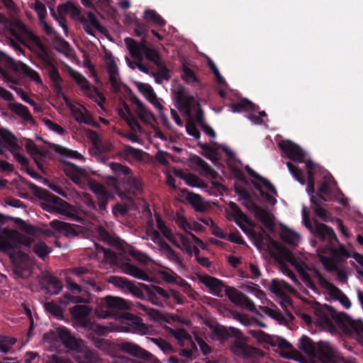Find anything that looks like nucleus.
Returning a JSON list of instances; mask_svg holds the SVG:
<instances>
[{
  "label": "nucleus",
  "instance_id": "nucleus-1",
  "mask_svg": "<svg viewBox=\"0 0 363 363\" xmlns=\"http://www.w3.org/2000/svg\"><path fill=\"white\" fill-rule=\"evenodd\" d=\"M229 206L232 211L231 216L233 217L236 224L253 240L257 249L259 250L263 249L265 247L264 241V230L262 228L261 232H256L253 229L248 228L246 225L252 228L255 226V223L250 220L235 203L230 202ZM266 250L269 255L278 263L281 272L289 277L294 281H297V279L285 264V262L291 263L296 268L306 286L314 291H317V287L312 281V277L316 278L319 284L325 291L328 289L326 287L328 284H332L323 277L316 269L306 265L301 259L294 257L289 250L279 242L272 239L268 235H267Z\"/></svg>",
  "mask_w": 363,
  "mask_h": 363
},
{
  "label": "nucleus",
  "instance_id": "nucleus-2",
  "mask_svg": "<svg viewBox=\"0 0 363 363\" xmlns=\"http://www.w3.org/2000/svg\"><path fill=\"white\" fill-rule=\"evenodd\" d=\"M313 312L317 323L324 328H333V321H335L344 333L350 335H363V323L361 320H353L344 313L337 312L330 306L319 303L314 305Z\"/></svg>",
  "mask_w": 363,
  "mask_h": 363
},
{
  "label": "nucleus",
  "instance_id": "nucleus-3",
  "mask_svg": "<svg viewBox=\"0 0 363 363\" xmlns=\"http://www.w3.org/2000/svg\"><path fill=\"white\" fill-rule=\"evenodd\" d=\"M130 308L131 303L122 298L107 296L104 299V314L101 316L115 318L120 316L129 321L130 331L142 335L150 334V328L145 324L140 318L128 313H118L119 311L129 310Z\"/></svg>",
  "mask_w": 363,
  "mask_h": 363
},
{
  "label": "nucleus",
  "instance_id": "nucleus-4",
  "mask_svg": "<svg viewBox=\"0 0 363 363\" xmlns=\"http://www.w3.org/2000/svg\"><path fill=\"white\" fill-rule=\"evenodd\" d=\"M124 42L133 58L143 62L144 57H145L148 61L147 63L152 62L157 67V71H155L157 75L166 81L170 79V70L167 67L159 51L148 47L146 44V39L143 38L141 41L138 42L133 38H126Z\"/></svg>",
  "mask_w": 363,
  "mask_h": 363
},
{
  "label": "nucleus",
  "instance_id": "nucleus-5",
  "mask_svg": "<svg viewBox=\"0 0 363 363\" xmlns=\"http://www.w3.org/2000/svg\"><path fill=\"white\" fill-rule=\"evenodd\" d=\"M57 333L63 345L76 352L74 357L78 363H103L96 352L89 349L84 341L73 336L66 328H58Z\"/></svg>",
  "mask_w": 363,
  "mask_h": 363
},
{
  "label": "nucleus",
  "instance_id": "nucleus-6",
  "mask_svg": "<svg viewBox=\"0 0 363 363\" xmlns=\"http://www.w3.org/2000/svg\"><path fill=\"white\" fill-rule=\"evenodd\" d=\"M32 239L16 230L5 228L0 233V251L15 258L21 245L31 246Z\"/></svg>",
  "mask_w": 363,
  "mask_h": 363
},
{
  "label": "nucleus",
  "instance_id": "nucleus-7",
  "mask_svg": "<svg viewBox=\"0 0 363 363\" xmlns=\"http://www.w3.org/2000/svg\"><path fill=\"white\" fill-rule=\"evenodd\" d=\"M349 257H350V255L345 247L340 245L339 250L332 249L330 256H320V261L328 271L337 272V277L340 281L346 283L347 274L342 268L345 258Z\"/></svg>",
  "mask_w": 363,
  "mask_h": 363
},
{
  "label": "nucleus",
  "instance_id": "nucleus-8",
  "mask_svg": "<svg viewBox=\"0 0 363 363\" xmlns=\"http://www.w3.org/2000/svg\"><path fill=\"white\" fill-rule=\"evenodd\" d=\"M303 222L305 226L313 233L316 238L322 240L323 241L328 242L325 246V251H328L331 253L332 249L337 250L333 247V244L337 242V238L333 230L323 223H320L315 221L314 226L309 219V216L306 211V207L302 209Z\"/></svg>",
  "mask_w": 363,
  "mask_h": 363
},
{
  "label": "nucleus",
  "instance_id": "nucleus-9",
  "mask_svg": "<svg viewBox=\"0 0 363 363\" xmlns=\"http://www.w3.org/2000/svg\"><path fill=\"white\" fill-rule=\"evenodd\" d=\"M20 40L24 43L32 44L33 49L30 50L37 52V55L43 63L45 68L53 64L46 50L45 45L42 43L39 37L33 33L30 30L28 29Z\"/></svg>",
  "mask_w": 363,
  "mask_h": 363
},
{
  "label": "nucleus",
  "instance_id": "nucleus-10",
  "mask_svg": "<svg viewBox=\"0 0 363 363\" xmlns=\"http://www.w3.org/2000/svg\"><path fill=\"white\" fill-rule=\"evenodd\" d=\"M106 70L108 75V80L111 89L115 92H119L121 86V79L119 74V69L114 57L111 53H106L105 56Z\"/></svg>",
  "mask_w": 363,
  "mask_h": 363
},
{
  "label": "nucleus",
  "instance_id": "nucleus-11",
  "mask_svg": "<svg viewBox=\"0 0 363 363\" xmlns=\"http://www.w3.org/2000/svg\"><path fill=\"white\" fill-rule=\"evenodd\" d=\"M118 347L121 351L150 363H159L156 357L135 343L127 341L122 342L118 345Z\"/></svg>",
  "mask_w": 363,
  "mask_h": 363
},
{
  "label": "nucleus",
  "instance_id": "nucleus-12",
  "mask_svg": "<svg viewBox=\"0 0 363 363\" xmlns=\"http://www.w3.org/2000/svg\"><path fill=\"white\" fill-rule=\"evenodd\" d=\"M62 170L79 187L84 189V179H89L88 172L69 162H65Z\"/></svg>",
  "mask_w": 363,
  "mask_h": 363
},
{
  "label": "nucleus",
  "instance_id": "nucleus-13",
  "mask_svg": "<svg viewBox=\"0 0 363 363\" xmlns=\"http://www.w3.org/2000/svg\"><path fill=\"white\" fill-rule=\"evenodd\" d=\"M316 357L323 363H339L340 356L336 348L330 342L320 341L317 343Z\"/></svg>",
  "mask_w": 363,
  "mask_h": 363
},
{
  "label": "nucleus",
  "instance_id": "nucleus-14",
  "mask_svg": "<svg viewBox=\"0 0 363 363\" xmlns=\"http://www.w3.org/2000/svg\"><path fill=\"white\" fill-rule=\"evenodd\" d=\"M225 293L230 301L235 305L245 308L250 311L255 310V305L252 301L237 289L228 286L225 287Z\"/></svg>",
  "mask_w": 363,
  "mask_h": 363
},
{
  "label": "nucleus",
  "instance_id": "nucleus-15",
  "mask_svg": "<svg viewBox=\"0 0 363 363\" xmlns=\"http://www.w3.org/2000/svg\"><path fill=\"white\" fill-rule=\"evenodd\" d=\"M230 350L238 357L249 359L255 357L259 354L260 350L248 345L241 337H237L234 340Z\"/></svg>",
  "mask_w": 363,
  "mask_h": 363
},
{
  "label": "nucleus",
  "instance_id": "nucleus-16",
  "mask_svg": "<svg viewBox=\"0 0 363 363\" xmlns=\"http://www.w3.org/2000/svg\"><path fill=\"white\" fill-rule=\"evenodd\" d=\"M0 23L4 26L5 29L9 32L12 36L16 37L19 40L28 30L26 25L21 21L16 18L8 19L1 13Z\"/></svg>",
  "mask_w": 363,
  "mask_h": 363
},
{
  "label": "nucleus",
  "instance_id": "nucleus-17",
  "mask_svg": "<svg viewBox=\"0 0 363 363\" xmlns=\"http://www.w3.org/2000/svg\"><path fill=\"white\" fill-rule=\"evenodd\" d=\"M70 314L76 323L82 328H89L90 325L89 315L92 308L86 305H77L69 308Z\"/></svg>",
  "mask_w": 363,
  "mask_h": 363
},
{
  "label": "nucleus",
  "instance_id": "nucleus-18",
  "mask_svg": "<svg viewBox=\"0 0 363 363\" xmlns=\"http://www.w3.org/2000/svg\"><path fill=\"white\" fill-rule=\"evenodd\" d=\"M50 201L52 203V210L75 220H79L77 216L76 208L57 196H50Z\"/></svg>",
  "mask_w": 363,
  "mask_h": 363
},
{
  "label": "nucleus",
  "instance_id": "nucleus-19",
  "mask_svg": "<svg viewBox=\"0 0 363 363\" xmlns=\"http://www.w3.org/2000/svg\"><path fill=\"white\" fill-rule=\"evenodd\" d=\"M88 186L96 196L99 208L100 211H105L111 195L106 189L104 186L93 179H88Z\"/></svg>",
  "mask_w": 363,
  "mask_h": 363
},
{
  "label": "nucleus",
  "instance_id": "nucleus-20",
  "mask_svg": "<svg viewBox=\"0 0 363 363\" xmlns=\"http://www.w3.org/2000/svg\"><path fill=\"white\" fill-rule=\"evenodd\" d=\"M125 60L130 69H135L138 68L140 72L152 76L155 78V81L157 84H161L164 80L156 74L155 68L151 64L144 63L139 61L138 60H131L128 56L125 57Z\"/></svg>",
  "mask_w": 363,
  "mask_h": 363
},
{
  "label": "nucleus",
  "instance_id": "nucleus-21",
  "mask_svg": "<svg viewBox=\"0 0 363 363\" xmlns=\"http://www.w3.org/2000/svg\"><path fill=\"white\" fill-rule=\"evenodd\" d=\"M279 145L290 159L298 162H305V153L298 145L291 141H284Z\"/></svg>",
  "mask_w": 363,
  "mask_h": 363
},
{
  "label": "nucleus",
  "instance_id": "nucleus-22",
  "mask_svg": "<svg viewBox=\"0 0 363 363\" xmlns=\"http://www.w3.org/2000/svg\"><path fill=\"white\" fill-rule=\"evenodd\" d=\"M80 23L83 25L85 32L92 36L94 35V28L100 32L104 30L96 16L91 12L82 15L80 18Z\"/></svg>",
  "mask_w": 363,
  "mask_h": 363
},
{
  "label": "nucleus",
  "instance_id": "nucleus-23",
  "mask_svg": "<svg viewBox=\"0 0 363 363\" xmlns=\"http://www.w3.org/2000/svg\"><path fill=\"white\" fill-rule=\"evenodd\" d=\"M180 191L182 194V196L196 211L205 212L208 210V204L200 195L191 192L187 189H182Z\"/></svg>",
  "mask_w": 363,
  "mask_h": 363
},
{
  "label": "nucleus",
  "instance_id": "nucleus-24",
  "mask_svg": "<svg viewBox=\"0 0 363 363\" xmlns=\"http://www.w3.org/2000/svg\"><path fill=\"white\" fill-rule=\"evenodd\" d=\"M200 282L206 286L211 291V293L218 296L223 297V289H225V286L220 280L211 277L209 275H203L201 276L199 278Z\"/></svg>",
  "mask_w": 363,
  "mask_h": 363
},
{
  "label": "nucleus",
  "instance_id": "nucleus-25",
  "mask_svg": "<svg viewBox=\"0 0 363 363\" xmlns=\"http://www.w3.org/2000/svg\"><path fill=\"white\" fill-rule=\"evenodd\" d=\"M70 111L74 119L79 123H83L94 127H99V125L95 122L93 118L88 113L84 106H71Z\"/></svg>",
  "mask_w": 363,
  "mask_h": 363
},
{
  "label": "nucleus",
  "instance_id": "nucleus-26",
  "mask_svg": "<svg viewBox=\"0 0 363 363\" xmlns=\"http://www.w3.org/2000/svg\"><path fill=\"white\" fill-rule=\"evenodd\" d=\"M325 292L332 299L339 301L346 308L351 307V303L347 296L334 284H328Z\"/></svg>",
  "mask_w": 363,
  "mask_h": 363
},
{
  "label": "nucleus",
  "instance_id": "nucleus-27",
  "mask_svg": "<svg viewBox=\"0 0 363 363\" xmlns=\"http://www.w3.org/2000/svg\"><path fill=\"white\" fill-rule=\"evenodd\" d=\"M251 206L255 208V217L259 220L267 228L272 230L274 226L273 215L257 205L252 204Z\"/></svg>",
  "mask_w": 363,
  "mask_h": 363
},
{
  "label": "nucleus",
  "instance_id": "nucleus-28",
  "mask_svg": "<svg viewBox=\"0 0 363 363\" xmlns=\"http://www.w3.org/2000/svg\"><path fill=\"white\" fill-rule=\"evenodd\" d=\"M270 291L277 296H281L287 292L294 291L293 287L284 280L272 279L269 286Z\"/></svg>",
  "mask_w": 363,
  "mask_h": 363
},
{
  "label": "nucleus",
  "instance_id": "nucleus-29",
  "mask_svg": "<svg viewBox=\"0 0 363 363\" xmlns=\"http://www.w3.org/2000/svg\"><path fill=\"white\" fill-rule=\"evenodd\" d=\"M50 226L60 233H63L67 237H74L77 235V232L74 229V225L65 223L58 220H52Z\"/></svg>",
  "mask_w": 363,
  "mask_h": 363
},
{
  "label": "nucleus",
  "instance_id": "nucleus-30",
  "mask_svg": "<svg viewBox=\"0 0 363 363\" xmlns=\"http://www.w3.org/2000/svg\"><path fill=\"white\" fill-rule=\"evenodd\" d=\"M135 106V112L138 118L145 123H150L154 118L152 113L146 108V106L138 99H134L133 101Z\"/></svg>",
  "mask_w": 363,
  "mask_h": 363
},
{
  "label": "nucleus",
  "instance_id": "nucleus-31",
  "mask_svg": "<svg viewBox=\"0 0 363 363\" xmlns=\"http://www.w3.org/2000/svg\"><path fill=\"white\" fill-rule=\"evenodd\" d=\"M175 222L189 235V233H191L190 230L201 232L204 230V227L201 224H200L197 222H194V223L191 224V223H188L186 221V219L181 215H177L176 216Z\"/></svg>",
  "mask_w": 363,
  "mask_h": 363
},
{
  "label": "nucleus",
  "instance_id": "nucleus-32",
  "mask_svg": "<svg viewBox=\"0 0 363 363\" xmlns=\"http://www.w3.org/2000/svg\"><path fill=\"white\" fill-rule=\"evenodd\" d=\"M281 240L291 246H296L301 241V236L287 227L282 228L280 232Z\"/></svg>",
  "mask_w": 363,
  "mask_h": 363
},
{
  "label": "nucleus",
  "instance_id": "nucleus-33",
  "mask_svg": "<svg viewBox=\"0 0 363 363\" xmlns=\"http://www.w3.org/2000/svg\"><path fill=\"white\" fill-rule=\"evenodd\" d=\"M124 273L130 275L136 279H141L143 281H148L149 276L143 269L133 265L128 262L123 264L121 267Z\"/></svg>",
  "mask_w": 363,
  "mask_h": 363
},
{
  "label": "nucleus",
  "instance_id": "nucleus-34",
  "mask_svg": "<svg viewBox=\"0 0 363 363\" xmlns=\"http://www.w3.org/2000/svg\"><path fill=\"white\" fill-rule=\"evenodd\" d=\"M0 59L4 62L5 66L11 69L13 73L17 74L20 72H24L23 66L26 65L25 63L21 61L16 62L2 52H0Z\"/></svg>",
  "mask_w": 363,
  "mask_h": 363
},
{
  "label": "nucleus",
  "instance_id": "nucleus-35",
  "mask_svg": "<svg viewBox=\"0 0 363 363\" xmlns=\"http://www.w3.org/2000/svg\"><path fill=\"white\" fill-rule=\"evenodd\" d=\"M3 140L7 143L10 148L16 149V138L9 130L0 128V154L4 152Z\"/></svg>",
  "mask_w": 363,
  "mask_h": 363
},
{
  "label": "nucleus",
  "instance_id": "nucleus-36",
  "mask_svg": "<svg viewBox=\"0 0 363 363\" xmlns=\"http://www.w3.org/2000/svg\"><path fill=\"white\" fill-rule=\"evenodd\" d=\"M300 349L311 357H316L317 343L307 336L303 335L301 337Z\"/></svg>",
  "mask_w": 363,
  "mask_h": 363
},
{
  "label": "nucleus",
  "instance_id": "nucleus-37",
  "mask_svg": "<svg viewBox=\"0 0 363 363\" xmlns=\"http://www.w3.org/2000/svg\"><path fill=\"white\" fill-rule=\"evenodd\" d=\"M43 281L48 286V291L52 294H59L63 287L60 281L50 274L45 275Z\"/></svg>",
  "mask_w": 363,
  "mask_h": 363
},
{
  "label": "nucleus",
  "instance_id": "nucleus-38",
  "mask_svg": "<svg viewBox=\"0 0 363 363\" xmlns=\"http://www.w3.org/2000/svg\"><path fill=\"white\" fill-rule=\"evenodd\" d=\"M124 183L127 186L128 191L134 195H138L142 191V182L137 177L128 174L124 179Z\"/></svg>",
  "mask_w": 363,
  "mask_h": 363
},
{
  "label": "nucleus",
  "instance_id": "nucleus-39",
  "mask_svg": "<svg viewBox=\"0 0 363 363\" xmlns=\"http://www.w3.org/2000/svg\"><path fill=\"white\" fill-rule=\"evenodd\" d=\"M31 245H33V252L37 255L40 258L44 259L46 256H48L50 252L51 249L49 247L46 243L42 240H38L37 242L33 238Z\"/></svg>",
  "mask_w": 363,
  "mask_h": 363
},
{
  "label": "nucleus",
  "instance_id": "nucleus-40",
  "mask_svg": "<svg viewBox=\"0 0 363 363\" xmlns=\"http://www.w3.org/2000/svg\"><path fill=\"white\" fill-rule=\"evenodd\" d=\"M177 103L185 110V113L189 117H191L192 109L196 107V104H198L193 96L186 95Z\"/></svg>",
  "mask_w": 363,
  "mask_h": 363
},
{
  "label": "nucleus",
  "instance_id": "nucleus-41",
  "mask_svg": "<svg viewBox=\"0 0 363 363\" xmlns=\"http://www.w3.org/2000/svg\"><path fill=\"white\" fill-rule=\"evenodd\" d=\"M145 233L152 242L157 245L158 249L166 242L160 233L153 228L152 221L148 222Z\"/></svg>",
  "mask_w": 363,
  "mask_h": 363
},
{
  "label": "nucleus",
  "instance_id": "nucleus-42",
  "mask_svg": "<svg viewBox=\"0 0 363 363\" xmlns=\"http://www.w3.org/2000/svg\"><path fill=\"white\" fill-rule=\"evenodd\" d=\"M169 260L175 263H180L181 259L178 253H177L167 242L163 244L158 249Z\"/></svg>",
  "mask_w": 363,
  "mask_h": 363
},
{
  "label": "nucleus",
  "instance_id": "nucleus-43",
  "mask_svg": "<svg viewBox=\"0 0 363 363\" xmlns=\"http://www.w3.org/2000/svg\"><path fill=\"white\" fill-rule=\"evenodd\" d=\"M194 162L196 164L197 167L201 169L206 177H211V178L216 177V172L215 170L202 158L196 157L194 159Z\"/></svg>",
  "mask_w": 363,
  "mask_h": 363
},
{
  "label": "nucleus",
  "instance_id": "nucleus-44",
  "mask_svg": "<svg viewBox=\"0 0 363 363\" xmlns=\"http://www.w3.org/2000/svg\"><path fill=\"white\" fill-rule=\"evenodd\" d=\"M26 148L27 151L33 157L37 165L39 168H41V164L40 163V158L42 156H45V153L40 152L34 143L31 140H28L26 144Z\"/></svg>",
  "mask_w": 363,
  "mask_h": 363
},
{
  "label": "nucleus",
  "instance_id": "nucleus-45",
  "mask_svg": "<svg viewBox=\"0 0 363 363\" xmlns=\"http://www.w3.org/2000/svg\"><path fill=\"white\" fill-rule=\"evenodd\" d=\"M169 333L173 335L179 342L182 347L185 346V343L191 337L190 335L183 328L172 329L169 328Z\"/></svg>",
  "mask_w": 363,
  "mask_h": 363
},
{
  "label": "nucleus",
  "instance_id": "nucleus-46",
  "mask_svg": "<svg viewBox=\"0 0 363 363\" xmlns=\"http://www.w3.org/2000/svg\"><path fill=\"white\" fill-rule=\"evenodd\" d=\"M146 21H151L159 26H164L165 21L154 10H146L143 15Z\"/></svg>",
  "mask_w": 363,
  "mask_h": 363
},
{
  "label": "nucleus",
  "instance_id": "nucleus-47",
  "mask_svg": "<svg viewBox=\"0 0 363 363\" xmlns=\"http://www.w3.org/2000/svg\"><path fill=\"white\" fill-rule=\"evenodd\" d=\"M120 116L125 121L133 132L138 130L141 133L143 131L141 125L133 115H127L124 112L121 111V113H120Z\"/></svg>",
  "mask_w": 363,
  "mask_h": 363
},
{
  "label": "nucleus",
  "instance_id": "nucleus-48",
  "mask_svg": "<svg viewBox=\"0 0 363 363\" xmlns=\"http://www.w3.org/2000/svg\"><path fill=\"white\" fill-rule=\"evenodd\" d=\"M71 77L75 80L79 86L84 91L91 90V87L89 81L79 72L74 70L70 72Z\"/></svg>",
  "mask_w": 363,
  "mask_h": 363
},
{
  "label": "nucleus",
  "instance_id": "nucleus-49",
  "mask_svg": "<svg viewBox=\"0 0 363 363\" xmlns=\"http://www.w3.org/2000/svg\"><path fill=\"white\" fill-rule=\"evenodd\" d=\"M10 108L13 112L23 118L25 120L28 121L31 119V115L25 106L18 103H13L10 105Z\"/></svg>",
  "mask_w": 363,
  "mask_h": 363
},
{
  "label": "nucleus",
  "instance_id": "nucleus-50",
  "mask_svg": "<svg viewBox=\"0 0 363 363\" xmlns=\"http://www.w3.org/2000/svg\"><path fill=\"white\" fill-rule=\"evenodd\" d=\"M53 150L56 152H57L62 155H65V156H67V157H69L72 158L79 159V160H82L84 158L83 156L78 152L69 150L68 148H66V147H62L59 145H54Z\"/></svg>",
  "mask_w": 363,
  "mask_h": 363
},
{
  "label": "nucleus",
  "instance_id": "nucleus-51",
  "mask_svg": "<svg viewBox=\"0 0 363 363\" xmlns=\"http://www.w3.org/2000/svg\"><path fill=\"white\" fill-rule=\"evenodd\" d=\"M182 78L188 84H194L199 83V79L194 72L186 65H183Z\"/></svg>",
  "mask_w": 363,
  "mask_h": 363
},
{
  "label": "nucleus",
  "instance_id": "nucleus-52",
  "mask_svg": "<svg viewBox=\"0 0 363 363\" xmlns=\"http://www.w3.org/2000/svg\"><path fill=\"white\" fill-rule=\"evenodd\" d=\"M149 340L155 343L165 354H170L174 352L172 346L162 338L150 337Z\"/></svg>",
  "mask_w": 363,
  "mask_h": 363
},
{
  "label": "nucleus",
  "instance_id": "nucleus-53",
  "mask_svg": "<svg viewBox=\"0 0 363 363\" xmlns=\"http://www.w3.org/2000/svg\"><path fill=\"white\" fill-rule=\"evenodd\" d=\"M45 308L47 311L50 313L55 317L62 319L63 318V309L54 302H48L45 304Z\"/></svg>",
  "mask_w": 363,
  "mask_h": 363
},
{
  "label": "nucleus",
  "instance_id": "nucleus-54",
  "mask_svg": "<svg viewBox=\"0 0 363 363\" xmlns=\"http://www.w3.org/2000/svg\"><path fill=\"white\" fill-rule=\"evenodd\" d=\"M96 233L99 239L109 245H114L116 243V239L102 227H98L96 230Z\"/></svg>",
  "mask_w": 363,
  "mask_h": 363
},
{
  "label": "nucleus",
  "instance_id": "nucleus-55",
  "mask_svg": "<svg viewBox=\"0 0 363 363\" xmlns=\"http://www.w3.org/2000/svg\"><path fill=\"white\" fill-rule=\"evenodd\" d=\"M107 281L108 283L120 289H127L130 282V280L125 277L117 276H110Z\"/></svg>",
  "mask_w": 363,
  "mask_h": 363
},
{
  "label": "nucleus",
  "instance_id": "nucleus-56",
  "mask_svg": "<svg viewBox=\"0 0 363 363\" xmlns=\"http://www.w3.org/2000/svg\"><path fill=\"white\" fill-rule=\"evenodd\" d=\"M16 342V340L11 337H0V352L4 354L8 353Z\"/></svg>",
  "mask_w": 363,
  "mask_h": 363
},
{
  "label": "nucleus",
  "instance_id": "nucleus-57",
  "mask_svg": "<svg viewBox=\"0 0 363 363\" xmlns=\"http://www.w3.org/2000/svg\"><path fill=\"white\" fill-rule=\"evenodd\" d=\"M108 166L117 176L125 175L127 177L130 173V169L129 167L120 163L111 162L108 164Z\"/></svg>",
  "mask_w": 363,
  "mask_h": 363
},
{
  "label": "nucleus",
  "instance_id": "nucleus-58",
  "mask_svg": "<svg viewBox=\"0 0 363 363\" xmlns=\"http://www.w3.org/2000/svg\"><path fill=\"white\" fill-rule=\"evenodd\" d=\"M177 236L182 242V245H180L179 249L186 252V253L191 255L192 254V247L191 245V239L190 236H186L181 233H177Z\"/></svg>",
  "mask_w": 363,
  "mask_h": 363
},
{
  "label": "nucleus",
  "instance_id": "nucleus-59",
  "mask_svg": "<svg viewBox=\"0 0 363 363\" xmlns=\"http://www.w3.org/2000/svg\"><path fill=\"white\" fill-rule=\"evenodd\" d=\"M23 67L24 68L23 74L26 77H29L30 79L34 81L37 84H43L42 79L39 74L36 71H35L28 65H23Z\"/></svg>",
  "mask_w": 363,
  "mask_h": 363
},
{
  "label": "nucleus",
  "instance_id": "nucleus-60",
  "mask_svg": "<svg viewBox=\"0 0 363 363\" xmlns=\"http://www.w3.org/2000/svg\"><path fill=\"white\" fill-rule=\"evenodd\" d=\"M45 69L48 72L50 79L52 80L53 84H60L62 80L59 72L57 68L54 65V64L45 67Z\"/></svg>",
  "mask_w": 363,
  "mask_h": 363
},
{
  "label": "nucleus",
  "instance_id": "nucleus-61",
  "mask_svg": "<svg viewBox=\"0 0 363 363\" xmlns=\"http://www.w3.org/2000/svg\"><path fill=\"white\" fill-rule=\"evenodd\" d=\"M140 286L143 289H144L147 294L148 300L154 305L160 306L161 304V302L160 301L159 298L156 296V294L155 291H153L150 286L144 284H140Z\"/></svg>",
  "mask_w": 363,
  "mask_h": 363
},
{
  "label": "nucleus",
  "instance_id": "nucleus-62",
  "mask_svg": "<svg viewBox=\"0 0 363 363\" xmlns=\"http://www.w3.org/2000/svg\"><path fill=\"white\" fill-rule=\"evenodd\" d=\"M64 7L66 11H69L71 13V16L73 18L78 20L80 22V18L82 15H81V11L79 7L76 6L71 2H67Z\"/></svg>",
  "mask_w": 363,
  "mask_h": 363
},
{
  "label": "nucleus",
  "instance_id": "nucleus-63",
  "mask_svg": "<svg viewBox=\"0 0 363 363\" xmlns=\"http://www.w3.org/2000/svg\"><path fill=\"white\" fill-rule=\"evenodd\" d=\"M250 333L259 341L265 342L269 344L273 341V337L262 330H250Z\"/></svg>",
  "mask_w": 363,
  "mask_h": 363
},
{
  "label": "nucleus",
  "instance_id": "nucleus-64",
  "mask_svg": "<svg viewBox=\"0 0 363 363\" xmlns=\"http://www.w3.org/2000/svg\"><path fill=\"white\" fill-rule=\"evenodd\" d=\"M45 363H73L70 359L60 356L56 354L48 355Z\"/></svg>",
  "mask_w": 363,
  "mask_h": 363
}]
</instances>
